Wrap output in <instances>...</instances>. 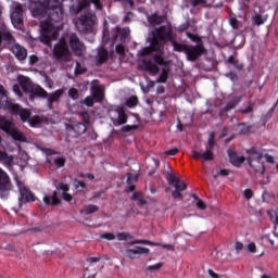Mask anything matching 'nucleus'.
I'll use <instances>...</instances> for the list:
<instances>
[{
    "mask_svg": "<svg viewBox=\"0 0 278 278\" xmlns=\"http://www.w3.org/2000/svg\"><path fill=\"white\" fill-rule=\"evenodd\" d=\"M117 240H119V241L131 240V235L129 232H118Z\"/></svg>",
    "mask_w": 278,
    "mask_h": 278,
    "instance_id": "41",
    "label": "nucleus"
},
{
    "mask_svg": "<svg viewBox=\"0 0 278 278\" xmlns=\"http://www.w3.org/2000/svg\"><path fill=\"white\" fill-rule=\"evenodd\" d=\"M108 60H110V52H108L105 48H99L96 55L97 65L101 66V64H105Z\"/></svg>",
    "mask_w": 278,
    "mask_h": 278,
    "instance_id": "27",
    "label": "nucleus"
},
{
    "mask_svg": "<svg viewBox=\"0 0 278 278\" xmlns=\"http://www.w3.org/2000/svg\"><path fill=\"white\" fill-rule=\"evenodd\" d=\"M174 188L176 190H180L184 192V190L188 189V185H186V182H184L182 180H180L179 178L177 179L176 184L174 185Z\"/></svg>",
    "mask_w": 278,
    "mask_h": 278,
    "instance_id": "38",
    "label": "nucleus"
},
{
    "mask_svg": "<svg viewBox=\"0 0 278 278\" xmlns=\"http://www.w3.org/2000/svg\"><path fill=\"white\" fill-rule=\"evenodd\" d=\"M90 3L94 5L96 10H103V3L101 2V0H80L78 4H73L70 8V11L72 14H79L81 10H86V8H89Z\"/></svg>",
    "mask_w": 278,
    "mask_h": 278,
    "instance_id": "15",
    "label": "nucleus"
},
{
    "mask_svg": "<svg viewBox=\"0 0 278 278\" xmlns=\"http://www.w3.org/2000/svg\"><path fill=\"white\" fill-rule=\"evenodd\" d=\"M214 138H215L214 132H211L208 135L205 151L200 153L197 150H192L191 157H193V160H203L204 162L214 161V147H216V141L214 140Z\"/></svg>",
    "mask_w": 278,
    "mask_h": 278,
    "instance_id": "9",
    "label": "nucleus"
},
{
    "mask_svg": "<svg viewBox=\"0 0 278 278\" xmlns=\"http://www.w3.org/2000/svg\"><path fill=\"white\" fill-rule=\"evenodd\" d=\"M94 212H99V206L94 204H88L81 210V214H86L87 216L90 214H94Z\"/></svg>",
    "mask_w": 278,
    "mask_h": 278,
    "instance_id": "33",
    "label": "nucleus"
},
{
    "mask_svg": "<svg viewBox=\"0 0 278 278\" xmlns=\"http://www.w3.org/2000/svg\"><path fill=\"white\" fill-rule=\"evenodd\" d=\"M131 30H129V28H123L119 34H121V40L125 41L127 40V38H129V34Z\"/></svg>",
    "mask_w": 278,
    "mask_h": 278,
    "instance_id": "46",
    "label": "nucleus"
},
{
    "mask_svg": "<svg viewBox=\"0 0 278 278\" xmlns=\"http://www.w3.org/2000/svg\"><path fill=\"white\" fill-rule=\"evenodd\" d=\"M174 51L178 53H185L188 62H197L202 53H205V47L203 43H198L197 46L179 43L173 41Z\"/></svg>",
    "mask_w": 278,
    "mask_h": 278,
    "instance_id": "4",
    "label": "nucleus"
},
{
    "mask_svg": "<svg viewBox=\"0 0 278 278\" xmlns=\"http://www.w3.org/2000/svg\"><path fill=\"white\" fill-rule=\"evenodd\" d=\"M115 51L116 53H118L119 55H125V46L123 45H117L115 47Z\"/></svg>",
    "mask_w": 278,
    "mask_h": 278,
    "instance_id": "51",
    "label": "nucleus"
},
{
    "mask_svg": "<svg viewBox=\"0 0 278 278\" xmlns=\"http://www.w3.org/2000/svg\"><path fill=\"white\" fill-rule=\"evenodd\" d=\"M138 181V176L136 174H127V180L128 189L127 192H134L136 190V187L134 184Z\"/></svg>",
    "mask_w": 278,
    "mask_h": 278,
    "instance_id": "32",
    "label": "nucleus"
},
{
    "mask_svg": "<svg viewBox=\"0 0 278 278\" xmlns=\"http://www.w3.org/2000/svg\"><path fill=\"white\" fill-rule=\"evenodd\" d=\"M56 190H62L63 192H68L71 190V187L64 182H59L56 185Z\"/></svg>",
    "mask_w": 278,
    "mask_h": 278,
    "instance_id": "49",
    "label": "nucleus"
},
{
    "mask_svg": "<svg viewBox=\"0 0 278 278\" xmlns=\"http://www.w3.org/2000/svg\"><path fill=\"white\" fill-rule=\"evenodd\" d=\"M33 16L38 18L49 16L50 23H60V21H64V8L60 0H42L33 10Z\"/></svg>",
    "mask_w": 278,
    "mask_h": 278,
    "instance_id": "2",
    "label": "nucleus"
},
{
    "mask_svg": "<svg viewBox=\"0 0 278 278\" xmlns=\"http://www.w3.org/2000/svg\"><path fill=\"white\" fill-rule=\"evenodd\" d=\"M87 264L88 266L85 268V273H90V270L97 273V270H103V267L105 266V262H103V258H101V256L88 257Z\"/></svg>",
    "mask_w": 278,
    "mask_h": 278,
    "instance_id": "19",
    "label": "nucleus"
},
{
    "mask_svg": "<svg viewBox=\"0 0 278 278\" xmlns=\"http://www.w3.org/2000/svg\"><path fill=\"white\" fill-rule=\"evenodd\" d=\"M13 92H15L17 97H23V91H21V86L18 85H13Z\"/></svg>",
    "mask_w": 278,
    "mask_h": 278,
    "instance_id": "57",
    "label": "nucleus"
},
{
    "mask_svg": "<svg viewBox=\"0 0 278 278\" xmlns=\"http://www.w3.org/2000/svg\"><path fill=\"white\" fill-rule=\"evenodd\" d=\"M166 179H167V184L169 185V186H174L176 182H177V180L179 179L177 176H175L174 174H170V173H168L167 175H166Z\"/></svg>",
    "mask_w": 278,
    "mask_h": 278,
    "instance_id": "39",
    "label": "nucleus"
},
{
    "mask_svg": "<svg viewBox=\"0 0 278 278\" xmlns=\"http://www.w3.org/2000/svg\"><path fill=\"white\" fill-rule=\"evenodd\" d=\"M125 105L126 108H136V105H138V97L131 96L127 98L125 101Z\"/></svg>",
    "mask_w": 278,
    "mask_h": 278,
    "instance_id": "36",
    "label": "nucleus"
},
{
    "mask_svg": "<svg viewBox=\"0 0 278 278\" xmlns=\"http://www.w3.org/2000/svg\"><path fill=\"white\" fill-rule=\"evenodd\" d=\"M0 108H5L9 112H12V114H17L23 123H29L31 127H36V125L42 123V117L38 115L31 116L29 110L23 109L21 105L8 99V91H5L3 86H0Z\"/></svg>",
    "mask_w": 278,
    "mask_h": 278,
    "instance_id": "1",
    "label": "nucleus"
},
{
    "mask_svg": "<svg viewBox=\"0 0 278 278\" xmlns=\"http://www.w3.org/2000/svg\"><path fill=\"white\" fill-rule=\"evenodd\" d=\"M249 156L247 157V162L249 163V166L254 170V173H257L258 175H264L266 173V166H264V154L262 151L252 148L248 151Z\"/></svg>",
    "mask_w": 278,
    "mask_h": 278,
    "instance_id": "7",
    "label": "nucleus"
},
{
    "mask_svg": "<svg viewBox=\"0 0 278 278\" xmlns=\"http://www.w3.org/2000/svg\"><path fill=\"white\" fill-rule=\"evenodd\" d=\"M86 125L80 122H74L72 125L67 126V131L71 134V131L75 132V136H81L86 134Z\"/></svg>",
    "mask_w": 278,
    "mask_h": 278,
    "instance_id": "25",
    "label": "nucleus"
},
{
    "mask_svg": "<svg viewBox=\"0 0 278 278\" xmlns=\"http://www.w3.org/2000/svg\"><path fill=\"white\" fill-rule=\"evenodd\" d=\"M187 37L189 38V40H192V42H197L198 45H203L201 42V37H199L198 35L187 33Z\"/></svg>",
    "mask_w": 278,
    "mask_h": 278,
    "instance_id": "43",
    "label": "nucleus"
},
{
    "mask_svg": "<svg viewBox=\"0 0 278 278\" xmlns=\"http://www.w3.org/2000/svg\"><path fill=\"white\" fill-rule=\"evenodd\" d=\"M134 129H138V125H126L122 128V131H134Z\"/></svg>",
    "mask_w": 278,
    "mask_h": 278,
    "instance_id": "55",
    "label": "nucleus"
},
{
    "mask_svg": "<svg viewBox=\"0 0 278 278\" xmlns=\"http://www.w3.org/2000/svg\"><path fill=\"white\" fill-rule=\"evenodd\" d=\"M249 253H256L257 247L255 245V242H251L247 247Z\"/></svg>",
    "mask_w": 278,
    "mask_h": 278,
    "instance_id": "50",
    "label": "nucleus"
},
{
    "mask_svg": "<svg viewBox=\"0 0 278 278\" xmlns=\"http://www.w3.org/2000/svg\"><path fill=\"white\" fill-rule=\"evenodd\" d=\"M229 173V169H219L216 174H213V177L214 179H216L217 177H228Z\"/></svg>",
    "mask_w": 278,
    "mask_h": 278,
    "instance_id": "44",
    "label": "nucleus"
},
{
    "mask_svg": "<svg viewBox=\"0 0 278 278\" xmlns=\"http://www.w3.org/2000/svg\"><path fill=\"white\" fill-rule=\"evenodd\" d=\"M192 198L194 199V201H197L195 205L197 207H199V210H205V203L203 202V200H201L200 198H198L197 194H192Z\"/></svg>",
    "mask_w": 278,
    "mask_h": 278,
    "instance_id": "40",
    "label": "nucleus"
},
{
    "mask_svg": "<svg viewBox=\"0 0 278 278\" xmlns=\"http://www.w3.org/2000/svg\"><path fill=\"white\" fill-rule=\"evenodd\" d=\"M84 105H87V108H92L94 105V98L92 96H88L83 100Z\"/></svg>",
    "mask_w": 278,
    "mask_h": 278,
    "instance_id": "42",
    "label": "nucleus"
},
{
    "mask_svg": "<svg viewBox=\"0 0 278 278\" xmlns=\"http://www.w3.org/2000/svg\"><path fill=\"white\" fill-rule=\"evenodd\" d=\"M149 253V248L137 247L135 249L125 250V255L129 260H136L137 255H146Z\"/></svg>",
    "mask_w": 278,
    "mask_h": 278,
    "instance_id": "21",
    "label": "nucleus"
},
{
    "mask_svg": "<svg viewBox=\"0 0 278 278\" xmlns=\"http://www.w3.org/2000/svg\"><path fill=\"white\" fill-rule=\"evenodd\" d=\"M253 25L260 27V25H264L266 23V18L261 14L255 13L252 17Z\"/></svg>",
    "mask_w": 278,
    "mask_h": 278,
    "instance_id": "34",
    "label": "nucleus"
},
{
    "mask_svg": "<svg viewBox=\"0 0 278 278\" xmlns=\"http://www.w3.org/2000/svg\"><path fill=\"white\" fill-rule=\"evenodd\" d=\"M45 84L47 88H50V90L53 88V80L49 77L45 78Z\"/></svg>",
    "mask_w": 278,
    "mask_h": 278,
    "instance_id": "59",
    "label": "nucleus"
},
{
    "mask_svg": "<svg viewBox=\"0 0 278 278\" xmlns=\"http://www.w3.org/2000/svg\"><path fill=\"white\" fill-rule=\"evenodd\" d=\"M53 55L56 58V60H61L62 62L71 61V50L68 49L66 39L61 38L58 41L53 49Z\"/></svg>",
    "mask_w": 278,
    "mask_h": 278,
    "instance_id": "12",
    "label": "nucleus"
},
{
    "mask_svg": "<svg viewBox=\"0 0 278 278\" xmlns=\"http://www.w3.org/2000/svg\"><path fill=\"white\" fill-rule=\"evenodd\" d=\"M38 60H39L38 56L36 54H33L29 56L28 62L30 66H34V64H38Z\"/></svg>",
    "mask_w": 278,
    "mask_h": 278,
    "instance_id": "54",
    "label": "nucleus"
},
{
    "mask_svg": "<svg viewBox=\"0 0 278 278\" xmlns=\"http://www.w3.org/2000/svg\"><path fill=\"white\" fill-rule=\"evenodd\" d=\"M0 129L11 136L13 140H18V142H25V135L16 128V124L11 119L0 115Z\"/></svg>",
    "mask_w": 278,
    "mask_h": 278,
    "instance_id": "8",
    "label": "nucleus"
},
{
    "mask_svg": "<svg viewBox=\"0 0 278 278\" xmlns=\"http://www.w3.org/2000/svg\"><path fill=\"white\" fill-rule=\"evenodd\" d=\"M81 116H83L86 125H89L90 124V115H88V112H83Z\"/></svg>",
    "mask_w": 278,
    "mask_h": 278,
    "instance_id": "61",
    "label": "nucleus"
},
{
    "mask_svg": "<svg viewBox=\"0 0 278 278\" xmlns=\"http://www.w3.org/2000/svg\"><path fill=\"white\" fill-rule=\"evenodd\" d=\"M74 188L76 190H79V188H86V184L84 181L75 180L74 181Z\"/></svg>",
    "mask_w": 278,
    "mask_h": 278,
    "instance_id": "56",
    "label": "nucleus"
},
{
    "mask_svg": "<svg viewBox=\"0 0 278 278\" xmlns=\"http://www.w3.org/2000/svg\"><path fill=\"white\" fill-rule=\"evenodd\" d=\"M10 190H12V182L10 181V176H8V174L0 168V198L8 199Z\"/></svg>",
    "mask_w": 278,
    "mask_h": 278,
    "instance_id": "17",
    "label": "nucleus"
},
{
    "mask_svg": "<svg viewBox=\"0 0 278 278\" xmlns=\"http://www.w3.org/2000/svg\"><path fill=\"white\" fill-rule=\"evenodd\" d=\"M2 41L9 42V45L15 42L14 36H12L10 28H7L5 26L0 27V51Z\"/></svg>",
    "mask_w": 278,
    "mask_h": 278,
    "instance_id": "23",
    "label": "nucleus"
},
{
    "mask_svg": "<svg viewBox=\"0 0 278 278\" xmlns=\"http://www.w3.org/2000/svg\"><path fill=\"white\" fill-rule=\"evenodd\" d=\"M68 97L74 100L79 99V91L76 88H71L68 90Z\"/></svg>",
    "mask_w": 278,
    "mask_h": 278,
    "instance_id": "47",
    "label": "nucleus"
},
{
    "mask_svg": "<svg viewBox=\"0 0 278 278\" xmlns=\"http://www.w3.org/2000/svg\"><path fill=\"white\" fill-rule=\"evenodd\" d=\"M97 15H94V13L86 12L79 17L78 23H76V29H78L80 34H88V31L92 30Z\"/></svg>",
    "mask_w": 278,
    "mask_h": 278,
    "instance_id": "11",
    "label": "nucleus"
},
{
    "mask_svg": "<svg viewBox=\"0 0 278 278\" xmlns=\"http://www.w3.org/2000/svg\"><path fill=\"white\" fill-rule=\"evenodd\" d=\"M227 153L229 162L230 164H232V166L240 167L242 166V164H244V160H247L244 156L238 155V153H236V151L233 150H228Z\"/></svg>",
    "mask_w": 278,
    "mask_h": 278,
    "instance_id": "22",
    "label": "nucleus"
},
{
    "mask_svg": "<svg viewBox=\"0 0 278 278\" xmlns=\"http://www.w3.org/2000/svg\"><path fill=\"white\" fill-rule=\"evenodd\" d=\"M54 164L55 166H58L59 168L64 167V165L66 164V159L65 157H56L54 160Z\"/></svg>",
    "mask_w": 278,
    "mask_h": 278,
    "instance_id": "48",
    "label": "nucleus"
},
{
    "mask_svg": "<svg viewBox=\"0 0 278 278\" xmlns=\"http://www.w3.org/2000/svg\"><path fill=\"white\" fill-rule=\"evenodd\" d=\"M18 190H20V198H18L20 207L25 205V203H34V201H36V194H34V192H31V190H29L24 185L20 184Z\"/></svg>",
    "mask_w": 278,
    "mask_h": 278,
    "instance_id": "18",
    "label": "nucleus"
},
{
    "mask_svg": "<svg viewBox=\"0 0 278 278\" xmlns=\"http://www.w3.org/2000/svg\"><path fill=\"white\" fill-rule=\"evenodd\" d=\"M162 266H163V264L159 263L156 265L148 266L147 270H160V268H162Z\"/></svg>",
    "mask_w": 278,
    "mask_h": 278,
    "instance_id": "60",
    "label": "nucleus"
},
{
    "mask_svg": "<svg viewBox=\"0 0 278 278\" xmlns=\"http://www.w3.org/2000/svg\"><path fill=\"white\" fill-rule=\"evenodd\" d=\"M155 36L154 41L152 42V51H155L157 53V46H163L164 42H175L174 36H173V27L172 26H161L159 28H155ZM162 48V53H164V49Z\"/></svg>",
    "mask_w": 278,
    "mask_h": 278,
    "instance_id": "5",
    "label": "nucleus"
},
{
    "mask_svg": "<svg viewBox=\"0 0 278 278\" xmlns=\"http://www.w3.org/2000/svg\"><path fill=\"white\" fill-rule=\"evenodd\" d=\"M156 48V54L153 56L152 60L144 61L143 66L146 67V71L151 73L152 75H157L160 73L159 66H164L162 70V75L159 77L157 81L159 84H166V80L168 79V65H166V61H164V52H162L163 46H159L157 43L154 45V49Z\"/></svg>",
    "mask_w": 278,
    "mask_h": 278,
    "instance_id": "3",
    "label": "nucleus"
},
{
    "mask_svg": "<svg viewBox=\"0 0 278 278\" xmlns=\"http://www.w3.org/2000/svg\"><path fill=\"white\" fill-rule=\"evenodd\" d=\"M41 36L40 40L43 45L51 47V41L58 38V33L53 29V25L49 22L41 23Z\"/></svg>",
    "mask_w": 278,
    "mask_h": 278,
    "instance_id": "13",
    "label": "nucleus"
},
{
    "mask_svg": "<svg viewBox=\"0 0 278 278\" xmlns=\"http://www.w3.org/2000/svg\"><path fill=\"white\" fill-rule=\"evenodd\" d=\"M242 249H244V244H242L240 241H237L235 243V251H242Z\"/></svg>",
    "mask_w": 278,
    "mask_h": 278,
    "instance_id": "64",
    "label": "nucleus"
},
{
    "mask_svg": "<svg viewBox=\"0 0 278 278\" xmlns=\"http://www.w3.org/2000/svg\"><path fill=\"white\" fill-rule=\"evenodd\" d=\"M243 197L245 198V199H252L253 198V191L251 190V189H245L244 191H243Z\"/></svg>",
    "mask_w": 278,
    "mask_h": 278,
    "instance_id": "58",
    "label": "nucleus"
},
{
    "mask_svg": "<svg viewBox=\"0 0 278 278\" xmlns=\"http://www.w3.org/2000/svg\"><path fill=\"white\" fill-rule=\"evenodd\" d=\"M140 198H142V192H135L131 195V201H138Z\"/></svg>",
    "mask_w": 278,
    "mask_h": 278,
    "instance_id": "63",
    "label": "nucleus"
},
{
    "mask_svg": "<svg viewBox=\"0 0 278 278\" xmlns=\"http://www.w3.org/2000/svg\"><path fill=\"white\" fill-rule=\"evenodd\" d=\"M130 244H149L150 247H162V249H167V251H175V245L173 244H161L150 240H136L132 241Z\"/></svg>",
    "mask_w": 278,
    "mask_h": 278,
    "instance_id": "26",
    "label": "nucleus"
},
{
    "mask_svg": "<svg viewBox=\"0 0 278 278\" xmlns=\"http://www.w3.org/2000/svg\"><path fill=\"white\" fill-rule=\"evenodd\" d=\"M181 192L182 191L176 189L175 191L172 192V195H173L174 199L182 200L184 199V194H181Z\"/></svg>",
    "mask_w": 278,
    "mask_h": 278,
    "instance_id": "52",
    "label": "nucleus"
},
{
    "mask_svg": "<svg viewBox=\"0 0 278 278\" xmlns=\"http://www.w3.org/2000/svg\"><path fill=\"white\" fill-rule=\"evenodd\" d=\"M230 25L233 29H238V27H240V22L237 18L232 17L230 18Z\"/></svg>",
    "mask_w": 278,
    "mask_h": 278,
    "instance_id": "53",
    "label": "nucleus"
},
{
    "mask_svg": "<svg viewBox=\"0 0 278 278\" xmlns=\"http://www.w3.org/2000/svg\"><path fill=\"white\" fill-rule=\"evenodd\" d=\"M11 10V23L16 29H21L23 27V5L18 2H13Z\"/></svg>",
    "mask_w": 278,
    "mask_h": 278,
    "instance_id": "14",
    "label": "nucleus"
},
{
    "mask_svg": "<svg viewBox=\"0 0 278 278\" xmlns=\"http://www.w3.org/2000/svg\"><path fill=\"white\" fill-rule=\"evenodd\" d=\"M62 94H64V89H58L52 93H49L46 91V96H38L41 99H47L48 103H55L58 101H60V99L62 98Z\"/></svg>",
    "mask_w": 278,
    "mask_h": 278,
    "instance_id": "24",
    "label": "nucleus"
},
{
    "mask_svg": "<svg viewBox=\"0 0 278 278\" xmlns=\"http://www.w3.org/2000/svg\"><path fill=\"white\" fill-rule=\"evenodd\" d=\"M70 47L74 55H77V58H84V55H86V45L79 40L77 35L72 34L70 36Z\"/></svg>",
    "mask_w": 278,
    "mask_h": 278,
    "instance_id": "16",
    "label": "nucleus"
},
{
    "mask_svg": "<svg viewBox=\"0 0 278 278\" xmlns=\"http://www.w3.org/2000/svg\"><path fill=\"white\" fill-rule=\"evenodd\" d=\"M17 81L21 88L25 92H29V94H31L33 97H47V90H45V88H42L40 85L34 84V81H31V78L20 75L17 76Z\"/></svg>",
    "mask_w": 278,
    "mask_h": 278,
    "instance_id": "6",
    "label": "nucleus"
},
{
    "mask_svg": "<svg viewBox=\"0 0 278 278\" xmlns=\"http://www.w3.org/2000/svg\"><path fill=\"white\" fill-rule=\"evenodd\" d=\"M238 103H240V99L238 98H235L232 101H229L225 106L224 112H230V110H233L236 105H238Z\"/></svg>",
    "mask_w": 278,
    "mask_h": 278,
    "instance_id": "37",
    "label": "nucleus"
},
{
    "mask_svg": "<svg viewBox=\"0 0 278 278\" xmlns=\"http://www.w3.org/2000/svg\"><path fill=\"white\" fill-rule=\"evenodd\" d=\"M43 203L46 205H58L60 203V198H58V191H53L51 195H43Z\"/></svg>",
    "mask_w": 278,
    "mask_h": 278,
    "instance_id": "30",
    "label": "nucleus"
},
{
    "mask_svg": "<svg viewBox=\"0 0 278 278\" xmlns=\"http://www.w3.org/2000/svg\"><path fill=\"white\" fill-rule=\"evenodd\" d=\"M100 238L101 240H109V241L116 240V236H114V233L112 232L102 233L100 235Z\"/></svg>",
    "mask_w": 278,
    "mask_h": 278,
    "instance_id": "45",
    "label": "nucleus"
},
{
    "mask_svg": "<svg viewBox=\"0 0 278 278\" xmlns=\"http://www.w3.org/2000/svg\"><path fill=\"white\" fill-rule=\"evenodd\" d=\"M91 97L98 102L101 103V101L105 98V94L103 93V89H101V86L93 85L91 86Z\"/></svg>",
    "mask_w": 278,
    "mask_h": 278,
    "instance_id": "29",
    "label": "nucleus"
},
{
    "mask_svg": "<svg viewBox=\"0 0 278 278\" xmlns=\"http://www.w3.org/2000/svg\"><path fill=\"white\" fill-rule=\"evenodd\" d=\"M177 153H179V149L177 148H173L166 151V155H177Z\"/></svg>",
    "mask_w": 278,
    "mask_h": 278,
    "instance_id": "62",
    "label": "nucleus"
},
{
    "mask_svg": "<svg viewBox=\"0 0 278 278\" xmlns=\"http://www.w3.org/2000/svg\"><path fill=\"white\" fill-rule=\"evenodd\" d=\"M0 162L7 168H12L14 166V156L8 154V152L0 151Z\"/></svg>",
    "mask_w": 278,
    "mask_h": 278,
    "instance_id": "28",
    "label": "nucleus"
},
{
    "mask_svg": "<svg viewBox=\"0 0 278 278\" xmlns=\"http://www.w3.org/2000/svg\"><path fill=\"white\" fill-rule=\"evenodd\" d=\"M11 51L13 55H15L16 60H20V62L27 60V49L23 48L21 45L15 43L11 47Z\"/></svg>",
    "mask_w": 278,
    "mask_h": 278,
    "instance_id": "20",
    "label": "nucleus"
},
{
    "mask_svg": "<svg viewBox=\"0 0 278 278\" xmlns=\"http://www.w3.org/2000/svg\"><path fill=\"white\" fill-rule=\"evenodd\" d=\"M149 23L151 25H161V23L164 21V17L157 15V14H152L151 16L148 17Z\"/></svg>",
    "mask_w": 278,
    "mask_h": 278,
    "instance_id": "35",
    "label": "nucleus"
},
{
    "mask_svg": "<svg viewBox=\"0 0 278 278\" xmlns=\"http://www.w3.org/2000/svg\"><path fill=\"white\" fill-rule=\"evenodd\" d=\"M109 118L114 127H121L127 124L129 116H127V113L123 106H116L109 110Z\"/></svg>",
    "mask_w": 278,
    "mask_h": 278,
    "instance_id": "10",
    "label": "nucleus"
},
{
    "mask_svg": "<svg viewBox=\"0 0 278 278\" xmlns=\"http://www.w3.org/2000/svg\"><path fill=\"white\" fill-rule=\"evenodd\" d=\"M186 5H191V8H210L207 0H185Z\"/></svg>",
    "mask_w": 278,
    "mask_h": 278,
    "instance_id": "31",
    "label": "nucleus"
}]
</instances>
